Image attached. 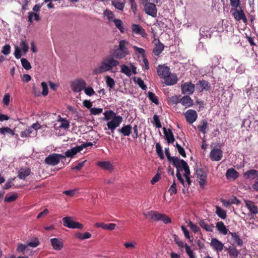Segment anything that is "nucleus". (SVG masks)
<instances>
[{
	"instance_id": "obj_19",
	"label": "nucleus",
	"mask_w": 258,
	"mask_h": 258,
	"mask_svg": "<svg viewBox=\"0 0 258 258\" xmlns=\"http://www.w3.org/2000/svg\"><path fill=\"white\" fill-rule=\"evenodd\" d=\"M197 86L200 92H202L204 90L209 91L211 89L210 83L205 80L199 81L197 84Z\"/></svg>"
},
{
	"instance_id": "obj_36",
	"label": "nucleus",
	"mask_w": 258,
	"mask_h": 258,
	"mask_svg": "<svg viewBox=\"0 0 258 258\" xmlns=\"http://www.w3.org/2000/svg\"><path fill=\"white\" fill-rule=\"evenodd\" d=\"M159 213L155 211H151L144 213L145 217L148 219L157 221Z\"/></svg>"
},
{
	"instance_id": "obj_43",
	"label": "nucleus",
	"mask_w": 258,
	"mask_h": 258,
	"mask_svg": "<svg viewBox=\"0 0 258 258\" xmlns=\"http://www.w3.org/2000/svg\"><path fill=\"white\" fill-rule=\"evenodd\" d=\"M112 5L117 9L122 11L125 5V1L119 2L117 1H112Z\"/></svg>"
},
{
	"instance_id": "obj_38",
	"label": "nucleus",
	"mask_w": 258,
	"mask_h": 258,
	"mask_svg": "<svg viewBox=\"0 0 258 258\" xmlns=\"http://www.w3.org/2000/svg\"><path fill=\"white\" fill-rule=\"evenodd\" d=\"M98 165L101 168L106 170H112L113 166L109 162L103 161L98 163Z\"/></svg>"
},
{
	"instance_id": "obj_9",
	"label": "nucleus",
	"mask_w": 258,
	"mask_h": 258,
	"mask_svg": "<svg viewBox=\"0 0 258 258\" xmlns=\"http://www.w3.org/2000/svg\"><path fill=\"white\" fill-rule=\"evenodd\" d=\"M145 13L153 18L157 17V10L156 5L152 3H147L144 6Z\"/></svg>"
},
{
	"instance_id": "obj_50",
	"label": "nucleus",
	"mask_w": 258,
	"mask_h": 258,
	"mask_svg": "<svg viewBox=\"0 0 258 258\" xmlns=\"http://www.w3.org/2000/svg\"><path fill=\"white\" fill-rule=\"evenodd\" d=\"M148 94V96L149 99L152 102L154 103L156 105L159 104V102L158 98L154 93L151 92H149Z\"/></svg>"
},
{
	"instance_id": "obj_51",
	"label": "nucleus",
	"mask_w": 258,
	"mask_h": 258,
	"mask_svg": "<svg viewBox=\"0 0 258 258\" xmlns=\"http://www.w3.org/2000/svg\"><path fill=\"white\" fill-rule=\"evenodd\" d=\"M156 151L159 157L161 159H163L164 158V154L163 153L162 147L161 146V145L159 143H157L156 144Z\"/></svg>"
},
{
	"instance_id": "obj_22",
	"label": "nucleus",
	"mask_w": 258,
	"mask_h": 258,
	"mask_svg": "<svg viewBox=\"0 0 258 258\" xmlns=\"http://www.w3.org/2000/svg\"><path fill=\"white\" fill-rule=\"evenodd\" d=\"M50 242L53 248L55 250H60L63 246V242L61 239L53 238L50 239Z\"/></svg>"
},
{
	"instance_id": "obj_3",
	"label": "nucleus",
	"mask_w": 258,
	"mask_h": 258,
	"mask_svg": "<svg viewBox=\"0 0 258 258\" xmlns=\"http://www.w3.org/2000/svg\"><path fill=\"white\" fill-rule=\"evenodd\" d=\"M86 82L82 79H77L72 82L71 88L74 92H79L83 90L86 87Z\"/></svg>"
},
{
	"instance_id": "obj_32",
	"label": "nucleus",
	"mask_w": 258,
	"mask_h": 258,
	"mask_svg": "<svg viewBox=\"0 0 258 258\" xmlns=\"http://www.w3.org/2000/svg\"><path fill=\"white\" fill-rule=\"evenodd\" d=\"M199 224L202 228L208 232H212L213 229L214 227L213 224L209 225L204 219H200L199 222Z\"/></svg>"
},
{
	"instance_id": "obj_59",
	"label": "nucleus",
	"mask_w": 258,
	"mask_h": 258,
	"mask_svg": "<svg viewBox=\"0 0 258 258\" xmlns=\"http://www.w3.org/2000/svg\"><path fill=\"white\" fill-rule=\"evenodd\" d=\"M20 47L22 48L23 51L24 52V53H26L28 52L29 49V46L25 41H21L20 43Z\"/></svg>"
},
{
	"instance_id": "obj_33",
	"label": "nucleus",
	"mask_w": 258,
	"mask_h": 258,
	"mask_svg": "<svg viewBox=\"0 0 258 258\" xmlns=\"http://www.w3.org/2000/svg\"><path fill=\"white\" fill-rule=\"evenodd\" d=\"M238 172L232 168L228 169L226 173L227 179L232 178L235 179L238 177Z\"/></svg>"
},
{
	"instance_id": "obj_24",
	"label": "nucleus",
	"mask_w": 258,
	"mask_h": 258,
	"mask_svg": "<svg viewBox=\"0 0 258 258\" xmlns=\"http://www.w3.org/2000/svg\"><path fill=\"white\" fill-rule=\"evenodd\" d=\"M81 151V148L79 147V146H77L71 149H69L66 151L65 154L68 158H72L76 155L78 153Z\"/></svg>"
},
{
	"instance_id": "obj_13",
	"label": "nucleus",
	"mask_w": 258,
	"mask_h": 258,
	"mask_svg": "<svg viewBox=\"0 0 258 258\" xmlns=\"http://www.w3.org/2000/svg\"><path fill=\"white\" fill-rule=\"evenodd\" d=\"M153 42L154 47L153 50V53L155 56H159L163 51L164 46L158 39H155Z\"/></svg>"
},
{
	"instance_id": "obj_35",
	"label": "nucleus",
	"mask_w": 258,
	"mask_h": 258,
	"mask_svg": "<svg viewBox=\"0 0 258 258\" xmlns=\"http://www.w3.org/2000/svg\"><path fill=\"white\" fill-rule=\"evenodd\" d=\"M226 249L228 251V254L232 258H236L238 257L239 251L233 246L230 245L226 248Z\"/></svg>"
},
{
	"instance_id": "obj_26",
	"label": "nucleus",
	"mask_w": 258,
	"mask_h": 258,
	"mask_svg": "<svg viewBox=\"0 0 258 258\" xmlns=\"http://www.w3.org/2000/svg\"><path fill=\"white\" fill-rule=\"evenodd\" d=\"M179 162L181 167V170H182V169H183L184 171V173L183 175L184 177L186 178L187 177H190V172L189 166L187 165V163L184 160L182 159H181L179 161Z\"/></svg>"
},
{
	"instance_id": "obj_55",
	"label": "nucleus",
	"mask_w": 258,
	"mask_h": 258,
	"mask_svg": "<svg viewBox=\"0 0 258 258\" xmlns=\"http://www.w3.org/2000/svg\"><path fill=\"white\" fill-rule=\"evenodd\" d=\"M18 198V195L16 194H13L12 195L8 197L6 196L5 198V202L10 203L15 201Z\"/></svg>"
},
{
	"instance_id": "obj_18",
	"label": "nucleus",
	"mask_w": 258,
	"mask_h": 258,
	"mask_svg": "<svg viewBox=\"0 0 258 258\" xmlns=\"http://www.w3.org/2000/svg\"><path fill=\"white\" fill-rule=\"evenodd\" d=\"M132 32L141 35L143 37L146 38L147 36L145 30L139 24H133L132 26Z\"/></svg>"
},
{
	"instance_id": "obj_61",
	"label": "nucleus",
	"mask_w": 258,
	"mask_h": 258,
	"mask_svg": "<svg viewBox=\"0 0 258 258\" xmlns=\"http://www.w3.org/2000/svg\"><path fill=\"white\" fill-rule=\"evenodd\" d=\"M185 248L186 250V252L189 258H196V256L195 255L194 252L190 249V247L187 245V244H185Z\"/></svg>"
},
{
	"instance_id": "obj_12",
	"label": "nucleus",
	"mask_w": 258,
	"mask_h": 258,
	"mask_svg": "<svg viewBox=\"0 0 258 258\" xmlns=\"http://www.w3.org/2000/svg\"><path fill=\"white\" fill-rule=\"evenodd\" d=\"M186 121L190 124L194 123L197 119V112L192 109L187 110L184 114Z\"/></svg>"
},
{
	"instance_id": "obj_39",
	"label": "nucleus",
	"mask_w": 258,
	"mask_h": 258,
	"mask_svg": "<svg viewBox=\"0 0 258 258\" xmlns=\"http://www.w3.org/2000/svg\"><path fill=\"white\" fill-rule=\"evenodd\" d=\"M158 215L157 221H162L165 224H168L171 222V219L164 214L159 213Z\"/></svg>"
},
{
	"instance_id": "obj_29",
	"label": "nucleus",
	"mask_w": 258,
	"mask_h": 258,
	"mask_svg": "<svg viewBox=\"0 0 258 258\" xmlns=\"http://www.w3.org/2000/svg\"><path fill=\"white\" fill-rule=\"evenodd\" d=\"M114 57H109L106 60H104L107 66L109 67L110 71L113 68L119 65V62L114 58Z\"/></svg>"
},
{
	"instance_id": "obj_34",
	"label": "nucleus",
	"mask_w": 258,
	"mask_h": 258,
	"mask_svg": "<svg viewBox=\"0 0 258 258\" xmlns=\"http://www.w3.org/2000/svg\"><path fill=\"white\" fill-rule=\"evenodd\" d=\"M216 227L220 233L223 235H226L228 234V230L226 228L225 225H224L223 222H218L216 223Z\"/></svg>"
},
{
	"instance_id": "obj_4",
	"label": "nucleus",
	"mask_w": 258,
	"mask_h": 258,
	"mask_svg": "<svg viewBox=\"0 0 258 258\" xmlns=\"http://www.w3.org/2000/svg\"><path fill=\"white\" fill-rule=\"evenodd\" d=\"M128 64L129 66L125 64L121 65L120 72L130 77L132 74L136 75L137 73V67L133 64V63L130 62Z\"/></svg>"
},
{
	"instance_id": "obj_27",
	"label": "nucleus",
	"mask_w": 258,
	"mask_h": 258,
	"mask_svg": "<svg viewBox=\"0 0 258 258\" xmlns=\"http://www.w3.org/2000/svg\"><path fill=\"white\" fill-rule=\"evenodd\" d=\"M180 103L186 107H188L193 105V100L189 95H186L180 99Z\"/></svg>"
},
{
	"instance_id": "obj_31",
	"label": "nucleus",
	"mask_w": 258,
	"mask_h": 258,
	"mask_svg": "<svg viewBox=\"0 0 258 258\" xmlns=\"http://www.w3.org/2000/svg\"><path fill=\"white\" fill-rule=\"evenodd\" d=\"M132 129V126L130 124H128L118 129L117 131L124 136H129L131 134Z\"/></svg>"
},
{
	"instance_id": "obj_60",
	"label": "nucleus",
	"mask_w": 258,
	"mask_h": 258,
	"mask_svg": "<svg viewBox=\"0 0 258 258\" xmlns=\"http://www.w3.org/2000/svg\"><path fill=\"white\" fill-rule=\"evenodd\" d=\"M173 237L174 241L175 242V243L178 245V246L179 247L182 248L184 246L185 247V244H184V243L182 241H180V239L176 235L174 234Z\"/></svg>"
},
{
	"instance_id": "obj_23",
	"label": "nucleus",
	"mask_w": 258,
	"mask_h": 258,
	"mask_svg": "<svg viewBox=\"0 0 258 258\" xmlns=\"http://www.w3.org/2000/svg\"><path fill=\"white\" fill-rule=\"evenodd\" d=\"M164 79L165 84L167 86L174 85L177 83L178 81L177 76L174 74H170L168 77Z\"/></svg>"
},
{
	"instance_id": "obj_47",
	"label": "nucleus",
	"mask_w": 258,
	"mask_h": 258,
	"mask_svg": "<svg viewBox=\"0 0 258 258\" xmlns=\"http://www.w3.org/2000/svg\"><path fill=\"white\" fill-rule=\"evenodd\" d=\"M75 236L81 240L89 239L91 237V234L87 232L84 233H77Z\"/></svg>"
},
{
	"instance_id": "obj_40",
	"label": "nucleus",
	"mask_w": 258,
	"mask_h": 258,
	"mask_svg": "<svg viewBox=\"0 0 258 258\" xmlns=\"http://www.w3.org/2000/svg\"><path fill=\"white\" fill-rule=\"evenodd\" d=\"M216 213L220 218L222 219H225L226 218V212L225 210L218 206L216 207Z\"/></svg>"
},
{
	"instance_id": "obj_56",
	"label": "nucleus",
	"mask_w": 258,
	"mask_h": 258,
	"mask_svg": "<svg viewBox=\"0 0 258 258\" xmlns=\"http://www.w3.org/2000/svg\"><path fill=\"white\" fill-rule=\"evenodd\" d=\"M32 132L33 130L32 128H27L21 132V137L22 138H28L30 137Z\"/></svg>"
},
{
	"instance_id": "obj_37",
	"label": "nucleus",
	"mask_w": 258,
	"mask_h": 258,
	"mask_svg": "<svg viewBox=\"0 0 258 258\" xmlns=\"http://www.w3.org/2000/svg\"><path fill=\"white\" fill-rule=\"evenodd\" d=\"M229 235L231 236L232 239L234 241V242L237 244L238 245L241 246L243 244V242L241 239L240 238L238 234L236 232H231L229 231Z\"/></svg>"
},
{
	"instance_id": "obj_64",
	"label": "nucleus",
	"mask_w": 258,
	"mask_h": 258,
	"mask_svg": "<svg viewBox=\"0 0 258 258\" xmlns=\"http://www.w3.org/2000/svg\"><path fill=\"white\" fill-rule=\"evenodd\" d=\"M168 192L170 193V195L176 194L177 193L176 185L175 180H174L173 183L170 186L168 190Z\"/></svg>"
},
{
	"instance_id": "obj_58",
	"label": "nucleus",
	"mask_w": 258,
	"mask_h": 258,
	"mask_svg": "<svg viewBox=\"0 0 258 258\" xmlns=\"http://www.w3.org/2000/svg\"><path fill=\"white\" fill-rule=\"evenodd\" d=\"M40 244L39 241L38 239L36 237L34 238L31 241L28 243V246H30L32 247H36Z\"/></svg>"
},
{
	"instance_id": "obj_49",
	"label": "nucleus",
	"mask_w": 258,
	"mask_h": 258,
	"mask_svg": "<svg viewBox=\"0 0 258 258\" xmlns=\"http://www.w3.org/2000/svg\"><path fill=\"white\" fill-rule=\"evenodd\" d=\"M105 79L107 86L109 87L110 89L114 88L115 86L114 80L112 78L108 76L106 77Z\"/></svg>"
},
{
	"instance_id": "obj_44",
	"label": "nucleus",
	"mask_w": 258,
	"mask_h": 258,
	"mask_svg": "<svg viewBox=\"0 0 258 258\" xmlns=\"http://www.w3.org/2000/svg\"><path fill=\"white\" fill-rule=\"evenodd\" d=\"M175 167H176V168L177 169L176 175V177H177L178 180L180 181V182L182 185H184V180L182 177L180 173V171L181 170V167H180L179 162H178L177 166H175Z\"/></svg>"
},
{
	"instance_id": "obj_14",
	"label": "nucleus",
	"mask_w": 258,
	"mask_h": 258,
	"mask_svg": "<svg viewBox=\"0 0 258 258\" xmlns=\"http://www.w3.org/2000/svg\"><path fill=\"white\" fill-rule=\"evenodd\" d=\"M46 164L55 166L59 163V159L57 158L56 153L49 155L44 160Z\"/></svg>"
},
{
	"instance_id": "obj_6",
	"label": "nucleus",
	"mask_w": 258,
	"mask_h": 258,
	"mask_svg": "<svg viewBox=\"0 0 258 258\" xmlns=\"http://www.w3.org/2000/svg\"><path fill=\"white\" fill-rule=\"evenodd\" d=\"M123 120L121 116L118 115L114 116L111 121H108L107 123L108 128L111 131L112 133H114L115 128L119 126L120 124L122 122Z\"/></svg>"
},
{
	"instance_id": "obj_48",
	"label": "nucleus",
	"mask_w": 258,
	"mask_h": 258,
	"mask_svg": "<svg viewBox=\"0 0 258 258\" xmlns=\"http://www.w3.org/2000/svg\"><path fill=\"white\" fill-rule=\"evenodd\" d=\"M104 117L103 120H107L111 118H113L114 116H116L115 113L112 110L106 111L104 112Z\"/></svg>"
},
{
	"instance_id": "obj_11",
	"label": "nucleus",
	"mask_w": 258,
	"mask_h": 258,
	"mask_svg": "<svg viewBox=\"0 0 258 258\" xmlns=\"http://www.w3.org/2000/svg\"><path fill=\"white\" fill-rule=\"evenodd\" d=\"M223 157V152L220 149L214 148L210 153V158L213 161L220 160Z\"/></svg>"
},
{
	"instance_id": "obj_42",
	"label": "nucleus",
	"mask_w": 258,
	"mask_h": 258,
	"mask_svg": "<svg viewBox=\"0 0 258 258\" xmlns=\"http://www.w3.org/2000/svg\"><path fill=\"white\" fill-rule=\"evenodd\" d=\"M207 127L208 122L206 120H203L202 121V124L198 126L199 131L203 134H205L206 133V129Z\"/></svg>"
},
{
	"instance_id": "obj_57",
	"label": "nucleus",
	"mask_w": 258,
	"mask_h": 258,
	"mask_svg": "<svg viewBox=\"0 0 258 258\" xmlns=\"http://www.w3.org/2000/svg\"><path fill=\"white\" fill-rule=\"evenodd\" d=\"M153 123L155 124L157 128H161L162 126L159 117L158 115L155 114L153 116Z\"/></svg>"
},
{
	"instance_id": "obj_5",
	"label": "nucleus",
	"mask_w": 258,
	"mask_h": 258,
	"mask_svg": "<svg viewBox=\"0 0 258 258\" xmlns=\"http://www.w3.org/2000/svg\"><path fill=\"white\" fill-rule=\"evenodd\" d=\"M232 15L236 21L242 20L245 24L247 23V20L243 10L240 8L239 9H232L231 10Z\"/></svg>"
},
{
	"instance_id": "obj_17",
	"label": "nucleus",
	"mask_w": 258,
	"mask_h": 258,
	"mask_svg": "<svg viewBox=\"0 0 258 258\" xmlns=\"http://www.w3.org/2000/svg\"><path fill=\"white\" fill-rule=\"evenodd\" d=\"M196 173L197 178L199 179V184L202 187L206 183L207 174L201 168L197 169Z\"/></svg>"
},
{
	"instance_id": "obj_53",
	"label": "nucleus",
	"mask_w": 258,
	"mask_h": 258,
	"mask_svg": "<svg viewBox=\"0 0 258 258\" xmlns=\"http://www.w3.org/2000/svg\"><path fill=\"white\" fill-rule=\"evenodd\" d=\"M188 226L190 227V229L195 233L201 232L200 228L197 225L194 224L190 221L188 222Z\"/></svg>"
},
{
	"instance_id": "obj_25",
	"label": "nucleus",
	"mask_w": 258,
	"mask_h": 258,
	"mask_svg": "<svg viewBox=\"0 0 258 258\" xmlns=\"http://www.w3.org/2000/svg\"><path fill=\"white\" fill-rule=\"evenodd\" d=\"M165 155L170 162H172L174 166H177L178 162L181 160L177 157H171L169 148H165Z\"/></svg>"
},
{
	"instance_id": "obj_41",
	"label": "nucleus",
	"mask_w": 258,
	"mask_h": 258,
	"mask_svg": "<svg viewBox=\"0 0 258 258\" xmlns=\"http://www.w3.org/2000/svg\"><path fill=\"white\" fill-rule=\"evenodd\" d=\"M112 22H113L116 27L120 31L121 33L124 32V27L123 26V23L120 19H115Z\"/></svg>"
},
{
	"instance_id": "obj_21",
	"label": "nucleus",
	"mask_w": 258,
	"mask_h": 258,
	"mask_svg": "<svg viewBox=\"0 0 258 258\" xmlns=\"http://www.w3.org/2000/svg\"><path fill=\"white\" fill-rule=\"evenodd\" d=\"M211 245L217 251H221L224 248V244L216 238H212Z\"/></svg>"
},
{
	"instance_id": "obj_10",
	"label": "nucleus",
	"mask_w": 258,
	"mask_h": 258,
	"mask_svg": "<svg viewBox=\"0 0 258 258\" xmlns=\"http://www.w3.org/2000/svg\"><path fill=\"white\" fill-rule=\"evenodd\" d=\"M157 73L160 78L164 79L170 75V70L169 67L159 64L157 68Z\"/></svg>"
},
{
	"instance_id": "obj_16",
	"label": "nucleus",
	"mask_w": 258,
	"mask_h": 258,
	"mask_svg": "<svg viewBox=\"0 0 258 258\" xmlns=\"http://www.w3.org/2000/svg\"><path fill=\"white\" fill-rule=\"evenodd\" d=\"M109 71H110V70L109 69V67L107 66L105 60H103L101 62L100 65L98 67L94 69L93 74H100Z\"/></svg>"
},
{
	"instance_id": "obj_8",
	"label": "nucleus",
	"mask_w": 258,
	"mask_h": 258,
	"mask_svg": "<svg viewBox=\"0 0 258 258\" xmlns=\"http://www.w3.org/2000/svg\"><path fill=\"white\" fill-rule=\"evenodd\" d=\"M246 207L248 209L249 213L248 216H251V219H254L252 215L258 214V207L254 203L250 200H244Z\"/></svg>"
},
{
	"instance_id": "obj_63",
	"label": "nucleus",
	"mask_w": 258,
	"mask_h": 258,
	"mask_svg": "<svg viewBox=\"0 0 258 258\" xmlns=\"http://www.w3.org/2000/svg\"><path fill=\"white\" fill-rule=\"evenodd\" d=\"M91 114L97 115L101 113L103 111L102 108H91L90 110Z\"/></svg>"
},
{
	"instance_id": "obj_15",
	"label": "nucleus",
	"mask_w": 258,
	"mask_h": 258,
	"mask_svg": "<svg viewBox=\"0 0 258 258\" xmlns=\"http://www.w3.org/2000/svg\"><path fill=\"white\" fill-rule=\"evenodd\" d=\"M243 177L245 179L253 180L258 179V171L254 169L248 170L243 173Z\"/></svg>"
},
{
	"instance_id": "obj_30",
	"label": "nucleus",
	"mask_w": 258,
	"mask_h": 258,
	"mask_svg": "<svg viewBox=\"0 0 258 258\" xmlns=\"http://www.w3.org/2000/svg\"><path fill=\"white\" fill-rule=\"evenodd\" d=\"M95 226L100 227L105 230H113L115 229L116 224L114 223L104 224L103 223H96Z\"/></svg>"
},
{
	"instance_id": "obj_46",
	"label": "nucleus",
	"mask_w": 258,
	"mask_h": 258,
	"mask_svg": "<svg viewBox=\"0 0 258 258\" xmlns=\"http://www.w3.org/2000/svg\"><path fill=\"white\" fill-rule=\"evenodd\" d=\"M33 17H34V19L37 21H39L40 20V17L39 14H37L36 13H33V12H29L28 16V21L30 23H32L33 22Z\"/></svg>"
},
{
	"instance_id": "obj_45",
	"label": "nucleus",
	"mask_w": 258,
	"mask_h": 258,
	"mask_svg": "<svg viewBox=\"0 0 258 258\" xmlns=\"http://www.w3.org/2000/svg\"><path fill=\"white\" fill-rule=\"evenodd\" d=\"M103 15L106 17L110 22H112L115 19L114 18L115 17L113 13L108 9L105 10L103 12Z\"/></svg>"
},
{
	"instance_id": "obj_2",
	"label": "nucleus",
	"mask_w": 258,
	"mask_h": 258,
	"mask_svg": "<svg viewBox=\"0 0 258 258\" xmlns=\"http://www.w3.org/2000/svg\"><path fill=\"white\" fill-rule=\"evenodd\" d=\"M63 225L67 228L71 229H82L83 225L74 220V218L71 216L65 217L62 219Z\"/></svg>"
},
{
	"instance_id": "obj_62",
	"label": "nucleus",
	"mask_w": 258,
	"mask_h": 258,
	"mask_svg": "<svg viewBox=\"0 0 258 258\" xmlns=\"http://www.w3.org/2000/svg\"><path fill=\"white\" fill-rule=\"evenodd\" d=\"M41 87H42V92L41 93L43 96H45L47 95L48 93V89L47 84L43 82L41 84Z\"/></svg>"
},
{
	"instance_id": "obj_52",
	"label": "nucleus",
	"mask_w": 258,
	"mask_h": 258,
	"mask_svg": "<svg viewBox=\"0 0 258 258\" xmlns=\"http://www.w3.org/2000/svg\"><path fill=\"white\" fill-rule=\"evenodd\" d=\"M21 63H22L23 67L25 69L28 70L31 68V66L30 63L28 61V60L26 58H21Z\"/></svg>"
},
{
	"instance_id": "obj_54",
	"label": "nucleus",
	"mask_w": 258,
	"mask_h": 258,
	"mask_svg": "<svg viewBox=\"0 0 258 258\" xmlns=\"http://www.w3.org/2000/svg\"><path fill=\"white\" fill-rule=\"evenodd\" d=\"M56 124H54V127L59 128H64L65 130L68 129L70 127V122L68 120H64V121L61 122V123L58 126H56Z\"/></svg>"
},
{
	"instance_id": "obj_28",
	"label": "nucleus",
	"mask_w": 258,
	"mask_h": 258,
	"mask_svg": "<svg viewBox=\"0 0 258 258\" xmlns=\"http://www.w3.org/2000/svg\"><path fill=\"white\" fill-rule=\"evenodd\" d=\"M31 170L30 168H21L18 172V177L21 179H25L30 174Z\"/></svg>"
},
{
	"instance_id": "obj_1",
	"label": "nucleus",
	"mask_w": 258,
	"mask_h": 258,
	"mask_svg": "<svg viewBox=\"0 0 258 258\" xmlns=\"http://www.w3.org/2000/svg\"><path fill=\"white\" fill-rule=\"evenodd\" d=\"M128 42L122 40L119 42V45L115 46L112 56L117 59H122L130 54L127 46Z\"/></svg>"
},
{
	"instance_id": "obj_20",
	"label": "nucleus",
	"mask_w": 258,
	"mask_h": 258,
	"mask_svg": "<svg viewBox=\"0 0 258 258\" xmlns=\"http://www.w3.org/2000/svg\"><path fill=\"white\" fill-rule=\"evenodd\" d=\"M165 139L168 144L173 143L174 141V137L171 129H166L165 127L163 128Z\"/></svg>"
},
{
	"instance_id": "obj_7",
	"label": "nucleus",
	"mask_w": 258,
	"mask_h": 258,
	"mask_svg": "<svg viewBox=\"0 0 258 258\" xmlns=\"http://www.w3.org/2000/svg\"><path fill=\"white\" fill-rule=\"evenodd\" d=\"M195 85L191 82H185L181 84V91L183 94L190 95L194 93Z\"/></svg>"
}]
</instances>
